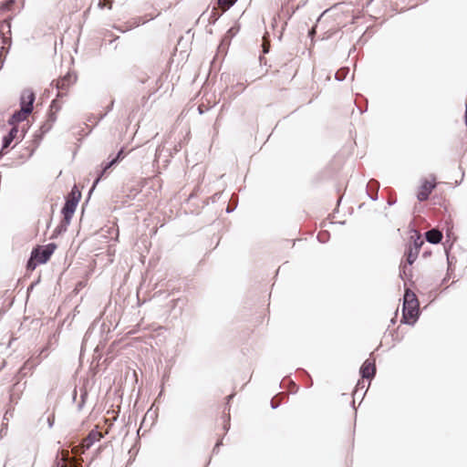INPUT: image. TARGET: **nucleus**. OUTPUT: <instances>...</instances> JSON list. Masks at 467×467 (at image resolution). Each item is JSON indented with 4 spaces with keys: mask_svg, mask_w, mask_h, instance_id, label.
Wrapping results in <instances>:
<instances>
[{
    "mask_svg": "<svg viewBox=\"0 0 467 467\" xmlns=\"http://www.w3.org/2000/svg\"><path fill=\"white\" fill-rule=\"evenodd\" d=\"M18 387V384H15L12 390H11V393H10V400L13 402H16L17 399H18V396L16 397V389Z\"/></svg>",
    "mask_w": 467,
    "mask_h": 467,
    "instance_id": "nucleus-32",
    "label": "nucleus"
},
{
    "mask_svg": "<svg viewBox=\"0 0 467 467\" xmlns=\"http://www.w3.org/2000/svg\"><path fill=\"white\" fill-rule=\"evenodd\" d=\"M77 80L76 75L68 72L64 77L56 80V88L57 89V98L64 96L63 91L67 90L68 87L74 84Z\"/></svg>",
    "mask_w": 467,
    "mask_h": 467,
    "instance_id": "nucleus-6",
    "label": "nucleus"
},
{
    "mask_svg": "<svg viewBox=\"0 0 467 467\" xmlns=\"http://www.w3.org/2000/svg\"><path fill=\"white\" fill-rule=\"evenodd\" d=\"M206 109H203V105H200L198 107V111L200 114H203Z\"/></svg>",
    "mask_w": 467,
    "mask_h": 467,
    "instance_id": "nucleus-46",
    "label": "nucleus"
},
{
    "mask_svg": "<svg viewBox=\"0 0 467 467\" xmlns=\"http://www.w3.org/2000/svg\"><path fill=\"white\" fill-rule=\"evenodd\" d=\"M388 203H389V205H392L393 201H390V202H389Z\"/></svg>",
    "mask_w": 467,
    "mask_h": 467,
    "instance_id": "nucleus-57",
    "label": "nucleus"
},
{
    "mask_svg": "<svg viewBox=\"0 0 467 467\" xmlns=\"http://www.w3.org/2000/svg\"><path fill=\"white\" fill-rule=\"evenodd\" d=\"M359 373L362 379H372L376 375L375 361L365 360L360 367Z\"/></svg>",
    "mask_w": 467,
    "mask_h": 467,
    "instance_id": "nucleus-7",
    "label": "nucleus"
},
{
    "mask_svg": "<svg viewBox=\"0 0 467 467\" xmlns=\"http://www.w3.org/2000/svg\"><path fill=\"white\" fill-rule=\"evenodd\" d=\"M118 163L116 162V161H114L112 158L102 164V168H101V171H99L98 177L95 179V181L93 182V185H92V188H95L96 185L99 183V182L101 180V178L103 177V175L109 171L110 170L112 167H114L115 165H117Z\"/></svg>",
    "mask_w": 467,
    "mask_h": 467,
    "instance_id": "nucleus-12",
    "label": "nucleus"
},
{
    "mask_svg": "<svg viewBox=\"0 0 467 467\" xmlns=\"http://www.w3.org/2000/svg\"><path fill=\"white\" fill-rule=\"evenodd\" d=\"M275 399V398H273L272 400H271V408L273 410H275V409H277L279 407V402H276Z\"/></svg>",
    "mask_w": 467,
    "mask_h": 467,
    "instance_id": "nucleus-38",
    "label": "nucleus"
},
{
    "mask_svg": "<svg viewBox=\"0 0 467 467\" xmlns=\"http://www.w3.org/2000/svg\"><path fill=\"white\" fill-rule=\"evenodd\" d=\"M10 416L12 417V413L9 410H7L4 415V420H7L8 418H10Z\"/></svg>",
    "mask_w": 467,
    "mask_h": 467,
    "instance_id": "nucleus-44",
    "label": "nucleus"
},
{
    "mask_svg": "<svg viewBox=\"0 0 467 467\" xmlns=\"http://www.w3.org/2000/svg\"><path fill=\"white\" fill-rule=\"evenodd\" d=\"M38 264L39 263L36 261V259L33 258V255L30 254V257L26 263V269L33 271L36 269V267L37 266Z\"/></svg>",
    "mask_w": 467,
    "mask_h": 467,
    "instance_id": "nucleus-24",
    "label": "nucleus"
},
{
    "mask_svg": "<svg viewBox=\"0 0 467 467\" xmlns=\"http://www.w3.org/2000/svg\"><path fill=\"white\" fill-rule=\"evenodd\" d=\"M113 105H114V100H111L110 104L107 107V111L105 113L108 114V112L113 109Z\"/></svg>",
    "mask_w": 467,
    "mask_h": 467,
    "instance_id": "nucleus-42",
    "label": "nucleus"
},
{
    "mask_svg": "<svg viewBox=\"0 0 467 467\" xmlns=\"http://www.w3.org/2000/svg\"><path fill=\"white\" fill-rule=\"evenodd\" d=\"M222 13L218 12L216 7L213 6L209 14L208 21L210 24L214 25L221 16Z\"/></svg>",
    "mask_w": 467,
    "mask_h": 467,
    "instance_id": "nucleus-21",
    "label": "nucleus"
},
{
    "mask_svg": "<svg viewBox=\"0 0 467 467\" xmlns=\"http://www.w3.org/2000/svg\"><path fill=\"white\" fill-rule=\"evenodd\" d=\"M29 364H30V360H27V361L24 364V366L21 368V369H20V373H23L24 375H26V373H24V370H25V369H26V368H28Z\"/></svg>",
    "mask_w": 467,
    "mask_h": 467,
    "instance_id": "nucleus-39",
    "label": "nucleus"
},
{
    "mask_svg": "<svg viewBox=\"0 0 467 467\" xmlns=\"http://www.w3.org/2000/svg\"><path fill=\"white\" fill-rule=\"evenodd\" d=\"M81 198V192L76 185H74L66 196L65 203L61 209V213L66 218L67 223H70L71 219L76 212L77 206Z\"/></svg>",
    "mask_w": 467,
    "mask_h": 467,
    "instance_id": "nucleus-2",
    "label": "nucleus"
},
{
    "mask_svg": "<svg viewBox=\"0 0 467 467\" xmlns=\"http://www.w3.org/2000/svg\"><path fill=\"white\" fill-rule=\"evenodd\" d=\"M16 0H5L2 5L1 8L3 10H10L13 5L15 4Z\"/></svg>",
    "mask_w": 467,
    "mask_h": 467,
    "instance_id": "nucleus-30",
    "label": "nucleus"
},
{
    "mask_svg": "<svg viewBox=\"0 0 467 467\" xmlns=\"http://www.w3.org/2000/svg\"><path fill=\"white\" fill-rule=\"evenodd\" d=\"M435 188V183H431L427 180H424L419 192L417 193V198L420 202H423L429 199L432 190Z\"/></svg>",
    "mask_w": 467,
    "mask_h": 467,
    "instance_id": "nucleus-8",
    "label": "nucleus"
},
{
    "mask_svg": "<svg viewBox=\"0 0 467 467\" xmlns=\"http://www.w3.org/2000/svg\"><path fill=\"white\" fill-rule=\"evenodd\" d=\"M69 224L70 223H67L66 218L63 217L59 224L54 230L52 237H57V235L65 233L67 230Z\"/></svg>",
    "mask_w": 467,
    "mask_h": 467,
    "instance_id": "nucleus-18",
    "label": "nucleus"
},
{
    "mask_svg": "<svg viewBox=\"0 0 467 467\" xmlns=\"http://www.w3.org/2000/svg\"><path fill=\"white\" fill-rule=\"evenodd\" d=\"M17 133H18V127L17 126H14L10 129V130L8 131V133L3 137L2 139V148L3 149H7L10 144L13 142V140L16 139V137L17 136Z\"/></svg>",
    "mask_w": 467,
    "mask_h": 467,
    "instance_id": "nucleus-11",
    "label": "nucleus"
},
{
    "mask_svg": "<svg viewBox=\"0 0 467 467\" xmlns=\"http://www.w3.org/2000/svg\"><path fill=\"white\" fill-rule=\"evenodd\" d=\"M223 445V441L222 440H219L217 441V442L215 443L213 449V453H218L219 451V448L220 446Z\"/></svg>",
    "mask_w": 467,
    "mask_h": 467,
    "instance_id": "nucleus-36",
    "label": "nucleus"
},
{
    "mask_svg": "<svg viewBox=\"0 0 467 467\" xmlns=\"http://www.w3.org/2000/svg\"><path fill=\"white\" fill-rule=\"evenodd\" d=\"M56 113L57 112L54 111V110H48L47 121H49L52 124H54L55 121L57 120V114Z\"/></svg>",
    "mask_w": 467,
    "mask_h": 467,
    "instance_id": "nucleus-31",
    "label": "nucleus"
},
{
    "mask_svg": "<svg viewBox=\"0 0 467 467\" xmlns=\"http://www.w3.org/2000/svg\"><path fill=\"white\" fill-rule=\"evenodd\" d=\"M106 115H107V113L100 114L99 116L91 115L88 119V121L92 122L94 124H98L100 120H102L105 118Z\"/></svg>",
    "mask_w": 467,
    "mask_h": 467,
    "instance_id": "nucleus-26",
    "label": "nucleus"
},
{
    "mask_svg": "<svg viewBox=\"0 0 467 467\" xmlns=\"http://www.w3.org/2000/svg\"><path fill=\"white\" fill-rule=\"evenodd\" d=\"M410 238L412 242L407 247L420 251L421 246L424 244V241L422 240L420 234L417 231H414V235H412Z\"/></svg>",
    "mask_w": 467,
    "mask_h": 467,
    "instance_id": "nucleus-13",
    "label": "nucleus"
},
{
    "mask_svg": "<svg viewBox=\"0 0 467 467\" xmlns=\"http://www.w3.org/2000/svg\"><path fill=\"white\" fill-rule=\"evenodd\" d=\"M88 390L86 387L80 388V401L78 403V410H81L86 403V400L88 398Z\"/></svg>",
    "mask_w": 467,
    "mask_h": 467,
    "instance_id": "nucleus-20",
    "label": "nucleus"
},
{
    "mask_svg": "<svg viewBox=\"0 0 467 467\" xmlns=\"http://www.w3.org/2000/svg\"><path fill=\"white\" fill-rule=\"evenodd\" d=\"M125 157L124 148H121L117 154L112 157L114 161H116L117 163H119Z\"/></svg>",
    "mask_w": 467,
    "mask_h": 467,
    "instance_id": "nucleus-28",
    "label": "nucleus"
},
{
    "mask_svg": "<svg viewBox=\"0 0 467 467\" xmlns=\"http://www.w3.org/2000/svg\"><path fill=\"white\" fill-rule=\"evenodd\" d=\"M388 203H389V205H392L393 201H390V202H389Z\"/></svg>",
    "mask_w": 467,
    "mask_h": 467,
    "instance_id": "nucleus-56",
    "label": "nucleus"
},
{
    "mask_svg": "<svg viewBox=\"0 0 467 467\" xmlns=\"http://www.w3.org/2000/svg\"><path fill=\"white\" fill-rule=\"evenodd\" d=\"M430 255H431V251H424L423 254H422L423 257H428Z\"/></svg>",
    "mask_w": 467,
    "mask_h": 467,
    "instance_id": "nucleus-51",
    "label": "nucleus"
},
{
    "mask_svg": "<svg viewBox=\"0 0 467 467\" xmlns=\"http://www.w3.org/2000/svg\"><path fill=\"white\" fill-rule=\"evenodd\" d=\"M329 233L327 231H324V232H320L318 234H317V240L322 243V244H325L328 241L329 239Z\"/></svg>",
    "mask_w": 467,
    "mask_h": 467,
    "instance_id": "nucleus-25",
    "label": "nucleus"
},
{
    "mask_svg": "<svg viewBox=\"0 0 467 467\" xmlns=\"http://www.w3.org/2000/svg\"><path fill=\"white\" fill-rule=\"evenodd\" d=\"M57 248V244L49 243L46 245H36L33 248L31 254L39 264H46L53 254Z\"/></svg>",
    "mask_w": 467,
    "mask_h": 467,
    "instance_id": "nucleus-4",
    "label": "nucleus"
},
{
    "mask_svg": "<svg viewBox=\"0 0 467 467\" xmlns=\"http://www.w3.org/2000/svg\"><path fill=\"white\" fill-rule=\"evenodd\" d=\"M348 72H349V67H343L339 68L335 74L336 80L343 81L347 78Z\"/></svg>",
    "mask_w": 467,
    "mask_h": 467,
    "instance_id": "nucleus-19",
    "label": "nucleus"
},
{
    "mask_svg": "<svg viewBox=\"0 0 467 467\" xmlns=\"http://www.w3.org/2000/svg\"><path fill=\"white\" fill-rule=\"evenodd\" d=\"M237 0H217V4L220 7L223 9V11L228 10L232 7Z\"/></svg>",
    "mask_w": 467,
    "mask_h": 467,
    "instance_id": "nucleus-23",
    "label": "nucleus"
},
{
    "mask_svg": "<svg viewBox=\"0 0 467 467\" xmlns=\"http://www.w3.org/2000/svg\"><path fill=\"white\" fill-rule=\"evenodd\" d=\"M5 62V57L2 58V55L0 54V69L3 67Z\"/></svg>",
    "mask_w": 467,
    "mask_h": 467,
    "instance_id": "nucleus-49",
    "label": "nucleus"
},
{
    "mask_svg": "<svg viewBox=\"0 0 467 467\" xmlns=\"http://www.w3.org/2000/svg\"><path fill=\"white\" fill-rule=\"evenodd\" d=\"M420 303L417 296L407 288L403 296L401 322L413 326L420 317Z\"/></svg>",
    "mask_w": 467,
    "mask_h": 467,
    "instance_id": "nucleus-1",
    "label": "nucleus"
},
{
    "mask_svg": "<svg viewBox=\"0 0 467 467\" xmlns=\"http://www.w3.org/2000/svg\"><path fill=\"white\" fill-rule=\"evenodd\" d=\"M446 254H448V251L446 250ZM447 261H448V270H447V275L442 279L441 284H445L448 279L450 278V271L451 270V260L449 257V254H447Z\"/></svg>",
    "mask_w": 467,
    "mask_h": 467,
    "instance_id": "nucleus-29",
    "label": "nucleus"
},
{
    "mask_svg": "<svg viewBox=\"0 0 467 467\" xmlns=\"http://www.w3.org/2000/svg\"><path fill=\"white\" fill-rule=\"evenodd\" d=\"M52 126H53V124L51 122L46 120L41 125V127L38 130L39 133H36V135H35L36 140L40 141L42 140L43 136L51 130Z\"/></svg>",
    "mask_w": 467,
    "mask_h": 467,
    "instance_id": "nucleus-16",
    "label": "nucleus"
},
{
    "mask_svg": "<svg viewBox=\"0 0 467 467\" xmlns=\"http://www.w3.org/2000/svg\"><path fill=\"white\" fill-rule=\"evenodd\" d=\"M10 416L12 417V413L9 410H7L4 415V420H7L8 418H10Z\"/></svg>",
    "mask_w": 467,
    "mask_h": 467,
    "instance_id": "nucleus-43",
    "label": "nucleus"
},
{
    "mask_svg": "<svg viewBox=\"0 0 467 467\" xmlns=\"http://www.w3.org/2000/svg\"><path fill=\"white\" fill-rule=\"evenodd\" d=\"M379 189V182L374 179L368 181L367 184V194L372 201H377L378 191Z\"/></svg>",
    "mask_w": 467,
    "mask_h": 467,
    "instance_id": "nucleus-10",
    "label": "nucleus"
},
{
    "mask_svg": "<svg viewBox=\"0 0 467 467\" xmlns=\"http://www.w3.org/2000/svg\"><path fill=\"white\" fill-rule=\"evenodd\" d=\"M234 394H231V395L227 396V398H226V399H227V404H226V406H225V408H224V410H225L226 409L230 410V408H229V405H228V404H229L230 400L234 398Z\"/></svg>",
    "mask_w": 467,
    "mask_h": 467,
    "instance_id": "nucleus-40",
    "label": "nucleus"
},
{
    "mask_svg": "<svg viewBox=\"0 0 467 467\" xmlns=\"http://www.w3.org/2000/svg\"><path fill=\"white\" fill-rule=\"evenodd\" d=\"M68 458V452L67 451H63V461H67Z\"/></svg>",
    "mask_w": 467,
    "mask_h": 467,
    "instance_id": "nucleus-50",
    "label": "nucleus"
},
{
    "mask_svg": "<svg viewBox=\"0 0 467 467\" xmlns=\"http://www.w3.org/2000/svg\"><path fill=\"white\" fill-rule=\"evenodd\" d=\"M30 93H34V91L31 89H24L20 96V103H22V101H24L25 103H27L28 94H30Z\"/></svg>",
    "mask_w": 467,
    "mask_h": 467,
    "instance_id": "nucleus-27",
    "label": "nucleus"
},
{
    "mask_svg": "<svg viewBox=\"0 0 467 467\" xmlns=\"http://www.w3.org/2000/svg\"><path fill=\"white\" fill-rule=\"evenodd\" d=\"M410 265H409L407 263L406 264H403L401 263L400 265V276L401 279L405 280V279H408L409 277H410L412 275V271H411V268L410 267Z\"/></svg>",
    "mask_w": 467,
    "mask_h": 467,
    "instance_id": "nucleus-17",
    "label": "nucleus"
},
{
    "mask_svg": "<svg viewBox=\"0 0 467 467\" xmlns=\"http://www.w3.org/2000/svg\"><path fill=\"white\" fill-rule=\"evenodd\" d=\"M464 120H465V125L467 127V101H466V105H465Z\"/></svg>",
    "mask_w": 467,
    "mask_h": 467,
    "instance_id": "nucleus-47",
    "label": "nucleus"
},
{
    "mask_svg": "<svg viewBox=\"0 0 467 467\" xmlns=\"http://www.w3.org/2000/svg\"><path fill=\"white\" fill-rule=\"evenodd\" d=\"M60 109V106L57 104V99H53L51 101L49 110L58 111Z\"/></svg>",
    "mask_w": 467,
    "mask_h": 467,
    "instance_id": "nucleus-34",
    "label": "nucleus"
},
{
    "mask_svg": "<svg viewBox=\"0 0 467 467\" xmlns=\"http://www.w3.org/2000/svg\"><path fill=\"white\" fill-rule=\"evenodd\" d=\"M358 109H359L360 113H364V112H366V111H367V109H368V106L366 105L364 109H362V108H360V107H358Z\"/></svg>",
    "mask_w": 467,
    "mask_h": 467,
    "instance_id": "nucleus-48",
    "label": "nucleus"
},
{
    "mask_svg": "<svg viewBox=\"0 0 467 467\" xmlns=\"http://www.w3.org/2000/svg\"><path fill=\"white\" fill-rule=\"evenodd\" d=\"M360 385H361V382H360V381H358V385H357V388H358ZM357 392H358V389H356V390H355V394H356Z\"/></svg>",
    "mask_w": 467,
    "mask_h": 467,
    "instance_id": "nucleus-54",
    "label": "nucleus"
},
{
    "mask_svg": "<svg viewBox=\"0 0 467 467\" xmlns=\"http://www.w3.org/2000/svg\"><path fill=\"white\" fill-rule=\"evenodd\" d=\"M179 300H180V299H174V300H172V301H171V303H172V306H173V307L176 306V304H177V302H178Z\"/></svg>",
    "mask_w": 467,
    "mask_h": 467,
    "instance_id": "nucleus-53",
    "label": "nucleus"
},
{
    "mask_svg": "<svg viewBox=\"0 0 467 467\" xmlns=\"http://www.w3.org/2000/svg\"><path fill=\"white\" fill-rule=\"evenodd\" d=\"M237 203H238V196L235 194H233L231 197V200H230V203L228 204V206L226 208V213H233L236 209Z\"/></svg>",
    "mask_w": 467,
    "mask_h": 467,
    "instance_id": "nucleus-22",
    "label": "nucleus"
},
{
    "mask_svg": "<svg viewBox=\"0 0 467 467\" xmlns=\"http://www.w3.org/2000/svg\"><path fill=\"white\" fill-rule=\"evenodd\" d=\"M33 287H34V284H31L27 290L29 291V290L33 289Z\"/></svg>",
    "mask_w": 467,
    "mask_h": 467,
    "instance_id": "nucleus-55",
    "label": "nucleus"
},
{
    "mask_svg": "<svg viewBox=\"0 0 467 467\" xmlns=\"http://www.w3.org/2000/svg\"><path fill=\"white\" fill-rule=\"evenodd\" d=\"M77 395H78V392H77V389L75 388L74 390H73V393H72V400H73V401L76 400Z\"/></svg>",
    "mask_w": 467,
    "mask_h": 467,
    "instance_id": "nucleus-45",
    "label": "nucleus"
},
{
    "mask_svg": "<svg viewBox=\"0 0 467 467\" xmlns=\"http://www.w3.org/2000/svg\"><path fill=\"white\" fill-rule=\"evenodd\" d=\"M419 252L420 251H418V250H414L412 248L406 247L404 256L406 257V263L409 265H411L416 261Z\"/></svg>",
    "mask_w": 467,
    "mask_h": 467,
    "instance_id": "nucleus-15",
    "label": "nucleus"
},
{
    "mask_svg": "<svg viewBox=\"0 0 467 467\" xmlns=\"http://www.w3.org/2000/svg\"><path fill=\"white\" fill-rule=\"evenodd\" d=\"M5 149L1 148L0 150V160L5 156Z\"/></svg>",
    "mask_w": 467,
    "mask_h": 467,
    "instance_id": "nucleus-52",
    "label": "nucleus"
},
{
    "mask_svg": "<svg viewBox=\"0 0 467 467\" xmlns=\"http://www.w3.org/2000/svg\"><path fill=\"white\" fill-rule=\"evenodd\" d=\"M102 438V435L97 430H92L88 432V436L82 440L79 448H75L73 450L74 452H78L80 450V453H84L87 450H88L97 441H99Z\"/></svg>",
    "mask_w": 467,
    "mask_h": 467,
    "instance_id": "nucleus-5",
    "label": "nucleus"
},
{
    "mask_svg": "<svg viewBox=\"0 0 467 467\" xmlns=\"http://www.w3.org/2000/svg\"><path fill=\"white\" fill-rule=\"evenodd\" d=\"M47 422L49 429H51L54 426V423H55V414L54 413H51L50 415L47 416Z\"/></svg>",
    "mask_w": 467,
    "mask_h": 467,
    "instance_id": "nucleus-33",
    "label": "nucleus"
},
{
    "mask_svg": "<svg viewBox=\"0 0 467 467\" xmlns=\"http://www.w3.org/2000/svg\"><path fill=\"white\" fill-rule=\"evenodd\" d=\"M36 99L35 93L28 94V101L25 103L22 101L20 103V109L16 110L8 119V124L12 127L16 126V124L24 121L29 114L33 111V105Z\"/></svg>",
    "mask_w": 467,
    "mask_h": 467,
    "instance_id": "nucleus-3",
    "label": "nucleus"
},
{
    "mask_svg": "<svg viewBox=\"0 0 467 467\" xmlns=\"http://www.w3.org/2000/svg\"><path fill=\"white\" fill-rule=\"evenodd\" d=\"M425 239L432 244H438L442 240V233L435 228H432L425 233Z\"/></svg>",
    "mask_w": 467,
    "mask_h": 467,
    "instance_id": "nucleus-9",
    "label": "nucleus"
},
{
    "mask_svg": "<svg viewBox=\"0 0 467 467\" xmlns=\"http://www.w3.org/2000/svg\"><path fill=\"white\" fill-rule=\"evenodd\" d=\"M229 420H230V416L228 415L227 419L224 420V423H223V430L225 431H228L229 429H230V422H229Z\"/></svg>",
    "mask_w": 467,
    "mask_h": 467,
    "instance_id": "nucleus-37",
    "label": "nucleus"
},
{
    "mask_svg": "<svg viewBox=\"0 0 467 467\" xmlns=\"http://www.w3.org/2000/svg\"><path fill=\"white\" fill-rule=\"evenodd\" d=\"M151 19H153V16H150L148 19H143L142 17H137V18L133 19L132 23H130V25H127L125 26V28H121L119 26H115V28H117L120 32L124 33L126 31L132 29L133 27L139 26L140 24H145L147 21L151 20Z\"/></svg>",
    "mask_w": 467,
    "mask_h": 467,
    "instance_id": "nucleus-14",
    "label": "nucleus"
},
{
    "mask_svg": "<svg viewBox=\"0 0 467 467\" xmlns=\"http://www.w3.org/2000/svg\"><path fill=\"white\" fill-rule=\"evenodd\" d=\"M7 433V424L3 423L2 428L0 429V437L3 438Z\"/></svg>",
    "mask_w": 467,
    "mask_h": 467,
    "instance_id": "nucleus-35",
    "label": "nucleus"
},
{
    "mask_svg": "<svg viewBox=\"0 0 467 467\" xmlns=\"http://www.w3.org/2000/svg\"><path fill=\"white\" fill-rule=\"evenodd\" d=\"M54 467H67L66 465H61L59 461H58V455H57V458H56V462H55V466Z\"/></svg>",
    "mask_w": 467,
    "mask_h": 467,
    "instance_id": "nucleus-41",
    "label": "nucleus"
}]
</instances>
